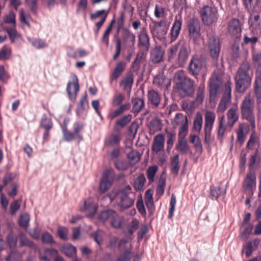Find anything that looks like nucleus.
Masks as SVG:
<instances>
[{
	"instance_id": "nucleus-45",
	"label": "nucleus",
	"mask_w": 261,
	"mask_h": 261,
	"mask_svg": "<svg viewBox=\"0 0 261 261\" xmlns=\"http://www.w3.org/2000/svg\"><path fill=\"white\" fill-rule=\"evenodd\" d=\"M125 95L121 93L114 94L112 97L111 104L113 107H116L122 105V102L125 99Z\"/></svg>"
},
{
	"instance_id": "nucleus-8",
	"label": "nucleus",
	"mask_w": 261,
	"mask_h": 261,
	"mask_svg": "<svg viewBox=\"0 0 261 261\" xmlns=\"http://www.w3.org/2000/svg\"><path fill=\"white\" fill-rule=\"evenodd\" d=\"M222 85V79L218 75H214L209 83V95L211 102L215 101Z\"/></svg>"
},
{
	"instance_id": "nucleus-51",
	"label": "nucleus",
	"mask_w": 261,
	"mask_h": 261,
	"mask_svg": "<svg viewBox=\"0 0 261 261\" xmlns=\"http://www.w3.org/2000/svg\"><path fill=\"white\" fill-rule=\"evenodd\" d=\"M3 21L5 23L11 24L12 27H16V14L13 11H10L4 16Z\"/></svg>"
},
{
	"instance_id": "nucleus-33",
	"label": "nucleus",
	"mask_w": 261,
	"mask_h": 261,
	"mask_svg": "<svg viewBox=\"0 0 261 261\" xmlns=\"http://www.w3.org/2000/svg\"><path fill=\"white\" fill-rule=\"evenodd\" d=\"M237 133V141L241 145L244 143L246 137L248 134L247 129L243 124H240Z\"/></svg>"
},
{
	"instance_id": "nucleus-5",
	"label": "nucleus",
	"mask_w": 261,
	"mask_h": 261,
	"mask_svg": "<svg viewBox=\"0 0 261 261\" xmlns=\"http://www.w3.org/2000/svg\"><path fill=\"white\" fill-rule=\"evenodd\" d=\"M152 25H149L150 32L152 37L160 41L164 40L168 31L166 21L165 20L160 21L152 20Z\"/></svg>"
},
{
	"instance_id": "nucleus-27",
	"label": "nucleus",
	"mask_w": 261,
	"mask_h": 261,
	"mask_svg": "<svg viewBox=\"0 0 261 261\" xmlns=\"http://www.w3.org/2000/svg\"><path fill=\"white\" fill-rule=\"evenodd\" d=\"M134 81V76L133 73H127L120 81V86L123 87L124 90L130 92L131 91Z\"/></svg>"
},
{
	"instance_id": "nucleus-31",
	"label": "nucleus",
	"mask_w": 261,
	"mask_h": 261,
	"mask_svg": "<svg viewBox=\"0 0 261 261\" xmlns=\"http://www.w3.org/2000/svg\"><path fill=\"white\" fill-rule=\"evenodd\" d=\"M205 97V87L204 85L199 86L196 90L195 93L194 104L198 106L201 105Z\"/></svg>"
},
{
	"instance_id": "nucleus-38",
	"label": "nucleus",
	"mask_w": 261,
	"mask_h": 261,
	"mask_svg": "<svg viewBox=\"0 0 261 261\" xmlns=\"http://www.w3.org/2000/svg\"><path fill=\"white\" fill-rule=\"evenodd\" d=\"M188 123V120L186 115L181 113H177L174 118L172 125L174 127H176L178 125L182 126Z\"/></svg>"
},
{
	"instance_id": "nucleus-50",
	"label": "nucleus",
	"mask_w": 261,
	"mask_h": 261,
	"mask_svg": "<svg viewBox=\"0 0 261 261\" xmlns=\"http://www.w3.org/2000/svg\"><path fill=\"white\" fill-rule=\"evenodd\" d=\"M127 158L132 165L137 163L140 160L141 154L137 151L132 150L127 154Z\"/></svg>"
},
{
	"instance_id": "nucleus-28",
	"label": "nucleus",
	"mask_w": 261,
	"mask_h": 261,
	"mask_svg": "<svg viewBox=\"0 0 261 261\" xmlns=\"http://www.w3.org/2000/svg\"><path fill=\"white\" fill-rule=\"evenodd\" d=\"M164 51L160 45L156 46L152 50L150 55V59L153 63H158L163 60Z\"/></svg>"
},
{
	"instance_id": "nucleus-47",
	"label": "nucleus",
	"mask_w": 261,
	"mask_h": 261,
	"mask_svg": "<svg viewBox=\"0 0 261 261\" xmlns=\"http://www.w3.org/2000/svg\"><path fill=\"white\" fill-rule=\"evenodd\" d=\"M62 252L67 256L72 257L76 254V248L72 245L67 244L62 247Z\"/></svg>"
},
{
	"instance_id": "nucleus-13",
	"label": "nucleus",
	"mask_w": 261,
	"mask_h": 261,
	"mask_svg": "<svg viewBox=\"0 0 261 261\" xmlns=\"http://www.w3.org/2000/svg\"><path fill=\"white\" fill-rule=\"evenodd\" d=\"M115 175L113 169H107L104 171L99 185V191L104 193L111 187Z\"/></svg>"
},
{
	"instance_id": "nucleus-9",
	"label": "nucleus",
	"mask_w": 261,
	"mask_h": 261,
	"mask_svg": "<svg viewBox=\"0 0 261 261\" xmlns=\"http://www.w3.org/2000/svg\"><path fill=\"white\" fill-rule=\"evenodd\" d=\"M206 68L205 61L201 57L193 56L189 65V73L194 77L197 76Z\"/></svg>"
},
{
	"instance_id": "nucleus-22",
	"label": "nucleus",
	"mask_w": 261,
	"mask_h": 261,
	"mask_svg": "<svg viewBox=\"0 0 261 261\" xmlns=\"http://www.w3.org/2000/svg\"><path fill=\"white\" fill-rule=\"evenodd\" d=\"M182 22L181 16L175 17L170 33L171 42L175 41L178 38L181 29Z\"/></svg>"
},
{
	"instance_id": "nucleus-23",
	"label": "nucleus",
	"mask_w": 261,
	"mask_h": 261,
	"mask_svg": "<svg viewBox=\"0 0 261 261\" xmlns=\"http://www.w3.org/2000/svg\"><path fill=\"white\" fill-rule=\"evenodd\" d=\"M245 9L251 13L261 12V0H242Z\"/></svg>"
},
{
	"instance_id": "nucleus-6",
	"label": "nucleus",
	"mask_w": 261,
	"mask_h": 261,
	"mask_svg": "<svg viewBox=\"0 0 261 261\" xmlns=\"http://www.w3.org/2000/svg\"><path fill=\"white\" fill-rule=\"evenodd\" d=\"M199 13L201 20L205 25H211L218 19V11L214 7L204 6L200 10Z\"/></svg>"
},
{
	"instance_id": "nucleus-60",
	"label": "nucleus",
	"mask_w": 261,
	"mask_h": 261,
	"mask_svg": "<svg viewBox=\"0 0 261 261\" xmlns=\"http://www.w3.org/2000/svg\"><path fill=\"white\" fill-rule=\"evenodd\" d=\"M62 130L64 136V139L65 141L69 142L72 141L74 138H77L74 133H71L67 128L66 126L62 127Z\"/></svg>"
},
{
	"instance_id": "nucleus-57",
	"label": "nucleus",
	"mask_w": 261,
	"mask_h": 261,
	"mask_svg": "<svg viewBox=\"0 0 261 261\" xmlns=\"http://www.w3.org/2000/svg\"><path fill=\"white\" fill-rule=\"evenodd\" d=\"M30 220V217L29 214H22L19 219V224L21 227L26 228L29 225Z\"/></svg>"
},
{
	"instance_id": "nucleus-37",
	"label": "nucleus",
	"mask_w": 261,
	"mask_h": 261,
	"mask_svg": "<svg viewBox=\"0 0 261 261\" xmlns=\"http://www.w3.org/2000/svg\"><path fill=\"white\" fill-rule=\"evenodd\" d=\"M18 237L19 239V247L27 246L31 248H34L35 247V245L34 242L28 239L23 233H19Z\"/></svg>"
},
{
	"instance_id": "nucleus-14",
	"label": "nucleus",
	"mask_w": 261,
	"mask_h": 261,
	"mask_svg": "<svg viewBox=\"0 0 261 261\" xmlns=\"http://www.w3.org/2000/svg\"><path fill=\"white\" fill-rule=\"evenodd\" d=\"M216 118L215 114L211 111L206 112L205 115V123L204 126V140L206 143L211 140V132L213 127Z\"/></svg>"
},
{
	"instance_id": "nucleus-18",
	"label": "nucleus",
	"mask_w": 261,
	"mask_h": 261,
	"mask_svg": "<svg viewBox=\"0 0 261 261\" xmlns=\"http://www.w3.org/2000/svg\"><path fill=\"white\" fill-rule=\"evenodd\" d=\"M148 103L154 108L159 107L161 105V108L164 109L165 103L162 104V96L154 90L151 89L147 92Z\"/></svg>"
},
{
	"instance_id": "nucleus-39",
	"label": "nucleus",
	"mask_w": 261,
	"mask_h": 261,
	"mask_svg": "<svg viewBox=\"0 0 261 261\" xmlns=\"http://www.w3.org/2000/svg\"><path fill=\"white\" fill-rule=\"evenodd\" d=\"M116 215V212L111 210L102 212L98 216V220L102 222L110 221Z\"/></svg>"
},
{
	"instance_id": "nucleus-19",
	"label": "nucleus",
	"mask_w": 261,
	"mask_h": 261,
	"mask_svg": "<svg viewBox=\"0 0 261 261\" xmlns=\"http://www.w3.org/2000/svg\"><path fill=\"white\" fill-rule=\"evenodd\" d=\"M138 47L146 54L150 47V38L147 31L143 29L138 34Z\"/></svg>"
},
{
	"instance_id": "nucleus-52",
	"label": "nucleus",
	"mask_w": 261,
	"mask_h": 261,
	"mask_svg": "<svg viewBox=\"0 0 261 261\" xmlns=\"http://www.w3.org/2000/svg\"><path fill=\"white\" fill-rule=\"evenodd\" d=\"M121 139L119 134H112L107 141V145L111 146L118 145Z\"/></svg>"
},
{
	"instance_id": "nucleus-4",
	"label": "nucleus",
	"mask_w": 261,
	"mask_h": 261,
	"mask_svg": "<svg viewBox=\"0 0 261 261\" xmlns=\"http://www.w3.org/2000/svg\"><path fill=\"white\" fill-rule=\"evenodd\" d=\"M254 108V102L250 95L246 96L240 105L241 113L242 119L249 122L252 129L255 127Z\"/></svg>"
},
{
	"instance_id": "nucleus-56",
	"label": "nucleus",
	"mask_w": 261,
	"mask_h": 261,
	"mask_svg": "<svg viewBox=\"0 0 261 261\" xmlns=\"http://www.w3.org/2000/svg\"><path fill=\"white\" fill-rule=\"evenodd\" d=\"M178 48V44H176L170 47L167 50L168 60L169 62L175 59Z\"/></svg>"
},
{
	"instance_id": "nucleus-54",
	"label": "nucleus",
	"mask_w": 261,
	"mask_h": 261,
	"mask_svg": "<svg viewBox=\"0 0 261 261\" xmlns=\"http://www.w3.org/2000/svg\"><path fill=\"white\" fill-rule=\"evenodd\" d=\"M132 118V115L131 114L124 115L116 121L115 125L123 128L130 122Z\"/></svg>"
},
{
	"instance_id": "nucleus-42",
	"label": "nucleus",
	"mask_w": 261,
	"mask_h": 261,
	"mask_svg": "<svg viewBox=\"0 0 261 261\" xmlns=\"http://www.w3.org/2000/svg\"><path fill=\"white\" fill-rule=\"evenodd\" d=\"M176 149L181 153H187L190 149V147L186 139H178V143L176 145Z\"/></svg>"
},
{
	"instance_id": "nucleus-61",
	"label": "nucleus",
	"mask_w": 261,
	"mask_h": 261,
	"mask_svg": "<svg viewBox=\"0 0 261 261\" xmlns=\"http://www.w3.org/2000/svg\"><path fill=\"white\" fill-rule=\"evenodd\" d=\"M105 233L102 230H98L95 232L92 233L91 236L97 244L100 245L102 242Z\"/></svg>"
},
{
	"instance_id": "nucleus-29",
	"label": "nucleus",
	"mask_w": 261,
	"mask_h": 261,
	"mask_svg": "<svg viewBox=\"0 0 261 261\" xmlns=\"http://www.w3.org/2000/svg\"><path fill=\"white\" fill-rule=\"evenodd\" d=\"M130 106V103L129 102L120 106L117 109L110 112L108 115V118L111 120H113L117 117L120 116L124 112L129 110Z\"/></svg>"
},
{
	"instance_id": "nucleus-26",
	"label": "nucleus",
	"mask_w": 261,
	"mask_h": 261,
	"mask_svg": "<svg viewBox=\"0 0 261 261\" xmlns=\"http://www.w3.org/2000/svg\"><path fill=\"white\" fill-rule=\"evenodd\" d=\"M81 211L85 212L88 217L92 218L96 212L97 206L88 200L85 201L83 205L81 207Z\"/></svg>"
},
{
	"instance_id": "nucleus-44",
	"label": "nucleus",
	"mask_w": 261,
	"mask_h": 261,
	"mask_svg": "<svg viewBox=\"0 0 261 261\" xmlns=\"http://www.w3.org/2000/svg\"><path fill=\"white\" fill-rule=\"evenodd\" d=\"M203 124V118L202 114L200 112H197L196 114L194 123L193 129L195 131L200 133Z\"/></svg>"
},
{
	"instance_id": "nucleus-63",
	"label": "nucleus",
	"mask_w": 261,
	"mask_h": 261,
	"mask_svg": "<svg viewBox=\"0 0 261 261\" xmlns=\"http://www.w3.org/2000/svg\"><path fill=\"white\" fill-rule=\"evenodd\" d=\"M6 31L12 42H14L19 37V35L16 30V27L8 28Z\"/></svg>"
},
{
	"instance_id": "nucleus-7",
	"label": "nucleus",
	"mask_w": 261,
	"mask_h": 261,
	"mask_svg": "<svg viewBox=\"0 0 261 261\" xmlns=\"http://www.w3.org/2000/svg\"><path fill=\"white\" fill-rule=\"evenodd\" d=\"M232 84L227 81L223 89V95L217 108L218 113H223L227 108L231 100V87Z\"/></svg>"
},
{
	"instance_id": "nucleus-48",
	"label": "nucleus",
	"mask_w": 261,
	"mask_h": 261,
	"mask_svg": "<svg viewBox=\"0 0 261 261\" xmlns=\"http://www.w3.org/2000/svg\"><path fill=\"white\" fill-rule=\"evenodd\" d=\"M7 243L10 248H15L17 244V237L12 231L7 237Z\"/></svg>"
},
{
	"instance_id": "nucleus-35",
	"label": "nucleus",
	"mask_w": 261,
	"mask_h": 261,
	"mask_svg": "<svg viewBox=\"0 0 261 261\" xmlns=\"http://www.w3.org/2000/svg\"><path fill=\"white\" fill-rule=\"evenodd\" d=\"M227 124L232 126L239 119V114L237 110L234 108L230 109L227 113Z\"/></svg>"
},
{
	"instance_id": "nucleus-1",
	"label": "nucleus",
	"mask_w": 261,
	"mask_h": 261,
	"mask_svg": "<svg viewBox=\"0 0 261 261\" xmlns=\"http://www.w3.org/2000/svg\"><path fill=\"white\" fill-rule=\"evenodd\" d=\"M107 197L110 198V202L116 200L118 205L123 209L131 207L135 201L132 188L129 185L121 190L112 191L107 195Z\"/></svg>"
},
{
	"instance_id": "nucleus-25",
	"label": "nucleus",
	"mask_w": 261,
	"mask_h": 261,
	"mask_svg": "<svg viewBox=\"0 0 261 261\" xmlns=\"http://www.w3.org/2000/svg\"><path fill=\"white\" fill-rule=\"evenodd\" d=\"M165 143V138L163 135L159 134L155 136L152 146V149L153 152L158 153L164 150Z\"/></svg>"
},
{
	"instance_id": "nucleus-21",
	"label": "nucleus",
	"mask_w": 261,
	"mask_h": 261,
	"mask_svg": "<svg viewBox=\"0 0 261 261\" xmlns=\"http://www.w3.org/2000/svg\"><path fill=\"white\" fill-rule=\"evenodd\" d=\"M261 12H253L251 13L250 27L254 33L261 35Z\"/></svg>"
},
{
	"instance_id": "nucleus-40",
	"label": "nucleus",
	"mask_w": 261,
	"mask_h": 261,
	"mask_svg": "<svg viewBox=\"0 0 261 261\" xmlns=\"http://www.w3.org/2000/svg\"><path fill=\"white\" fill-rule=\"evenodd\" d=\"M259 143V137L258 135L254 131H253L247 143L246 147L249 150H252L254 148L256 144H258Z\"/></svg>"
},
{
	"instance_id": "nucleus-32",
	"label": "nucleus",
	"mask_w": 261,
	"mask_h": 261,
	"mask_svg": "<svg viewBox=\"0 0 261 261\" xmlns=\"http://www.w3.org/2000/svg\"><path fill=\"white\" fill-rule=\"evenodd\" d=\"M255 96L257 99V103L261 99V72H257L254 84Z\"/></svg>"
},
{
	"instance_id": "nucleus-55",
	"label": "nucleus",
	"mask_w": 261,
	"mask_h": 261,
	"mask_svg": "<svg viewBox=\"0 0 261 261\" xmlns=\"http://www.w3.org/2000/svg\"><path fill=\"white\" fill-rule=\"evenodd\" d=\"M53 251L54 250L51 249H46L43 252H40V261H51Z\"/></svg>"
},
{
	"instance_id": "nucleus-43",
	"label": "nucleus",
	"mask_w": 261,
	"mask_h": 261,
	"mask_svg": "<svg viewBox=\"0 0 261 261\" xmlns=\"http://www.w3.org/2000/svg\"><path fill=\"white\" fill-rule=\"evenodd\" d=\"M53 126V123L51 118L48 117L46 114H43L40 121V127L44 129H51Z\"/></svg>"
},
{
	"instance_id": "nucleus-36",
	"label": "nucleus",
	"mask_w": 261,
	"mask_h": 261,
	"mask_svg": "<svg viewBox=\"0 0 261 261\" xmlns=\"http://www.w3.org/2000/svg\"><path fill=\"white\" fill-rule=\"evenodd\" d=\"M125 68V65L122 62L118 63L111 76V80H117L122 73Z\"/></svg>"
},
{
	"instance_id": "nucleus-24",
	"label": "nucleus",
	"mask_w": 261,
	"mask_h": 261,
	"mask_svg": "<svg viewBox=\"0 0 261 261\" xmlns=\"http://www.w3.org/2000/svg\"><path fill=\"white\" fill-rule=\"evenodd\" d=\"M122 41L128 47H133L136 43V36L127 28H123L122 32Z\"/></svg>"
},
{
	"instance_id": "nucleus-62",
	"label": "nucleus",
	"mask_w": 261,
	"mask_h": 261,
	"mask_svg": "<svg viewBox=\"0 0 261 261\" xmlns=\"http://www.w3.org/2000/svg\"><path fill=\"white\" fill-rule=\"evenodd\" d=\"M223 194L220 187L211 188V195L213 199H217L220 195Z\"/></svg>"
},
{
	"instance_id": "nucleus-3",
	"label": "nucleus",
	"mask_w": 261,
	"mask_h": 261,
	"mask_svg": "<svg viewBox=\"0 0 261 261\" xmlns=\"http://www.w3.org/2000/svg\"><path fill=\"white\" fill-rule=\"evenodd\" d=\"M176 91L181 97L192 96L194 94V81L186 76L182 70L177 71L174 75Z\"/></svg>"
},
{
	"instance_id": "nucleus-64",
	"label": "nucleus",
	"mask_w": 261,
	"mask_h": 261,
	"mask_svg": "<svg viewBox=\"0 0 261 261\" xmlns=\"http://www.w3.org/2000/svg\"><path fill=\"white\" fill-rule=\"evenodd\" d=\"M176 200V197L174 194H172L170 202V208L169 210L168 218L171 219L173 216L174 212L175 210V204Z\"/></svg>"
},
{
	"instance_id": "nucleus-12",
	"label": "nucleus",
	"mask_w": 261,
	"mask_h": 261,
	"mask_svg": "<svg viewBox=\"0 0 261 261\" xmlns=\"http://www.w3.org/2000/svg\"><path fill=\"white\" fill-rule=\"evenodd\" d=\"M256 187V176L254 172H247L243 182V188L245 192L251 196Z\"/></svg>"
},
{
	"instance_id": "nucleus-59",
	"label": "nucleus",
	"mask_w": 261,
	"mask_h": 261,
	"mask_svg": "<svg viewBox=\"0 0 261 261\" xmlns=\"http://www.w3.org/2000/svg\"><path fill=\"white\" fill-rule=\"evenodd\" d=\"M84 123L82 122H76L73 124V132L75 134L76 137L79 138L80 140L83 139V136L79 134V132L83 128Z\"/></svg>"
},
{
	"instance_id": "nucleus-34",
	"label": "nucleus",
	"mask_w": 261,
	"mask_h": 261,
	"mask_svg": "<svg viewBox=\"0 0 261 261\" xmlns=\"http://www.w3.org/2000/svg\"><path fill=\"white\" fill-rule=\"evenodd\" d=\"M188 50L187 47L185 45H182L178 55V64L179 66H182L186 63L188 57Z\"/></svg>"
},
{
	"instance_id": "nucleus-58",
	"label": "nucleus",
	"mask_w": 261,
	"mask_h": 261,
	"mask_svg": "<svg viewBox=\"0 0 261 261\" xmlns=\"http://www.w3.org/2000/svg\"><path fill=\"white\" fill-rule=\"evenodd\" d=\"M41 240L42 242L44 244H52L55 243L53 236L47 231L42 233Z\"/></svg>"
},
{
	"instance_id": "nucleus-15",
	"label": "nucleus",
	"mask_w": 261,
	"mask_h": 261,
	"mask_svg": "<svg viewBox=\"0 0 261 261\" xmlns=\"http://www.w3.org/2000/svg\"><path fill=\"white\" fill-rule=\"evenodd\" d=\"M208 48L211 57L214 60H217L220 52V44L219 39L215 36H212L209 38Z\"/></svg>"
},
{
	"instance_id": "nucleus-49",
	"label": "nucleus",
	"mask_w": 261,
	"mask_h": 261,
	"mask_svg": "<svg viewBox=\"0 0 261 261\" xmlns=\"http://www.w3.org/2000/svg\"><path fill=\"white\" fill-rule=\"evenodd\" d=\"M252 62L257 71L261 72V53L252 54Z\"/></svg>"
},
{
	"instance_id": "nucleus-20",
	"label": "nucleus",
	"mask_w": 261,
	"mask_h": 261,
	"mask_svg": "<svg viewBox=\"0 0 261 261\" xmlns=\"http://www.w3.org/2000/svg\"><path fill=\"white\" fill-rule=\"evenodd\" d=\"M88 108V101L87 98V94H85L80 99L79 103L77 105L76 110V115L79 117L84 119L87 116Z\"/></svg>"
},
{
	"instance_id": "nucleus-41",
	"label": "nucleus",
	"mask_w": 261,
	"mask_h": 261,
	"mask_svg": "<svg viewBox=\"0 0 261 261\" xmlns=\"http://www.w3.org/2000/svg\"><path fill=\"white\" fill-rule=\"evenodd\" d=\"M146 178L143 173L139 174L135 179L134 188L136 191H141L143 189V187L146 182Z\"/></svg>"
},
{
	"instance_id": "nucleus-17",
	"label": "nucleus",
	"mask_w": 261,
	"mask_h": 261,
	"mask_svg": "<svg viewBox=\"0 0 261 261\" xmlns=\"http://www.w3.org/2000/svg\"><path fill=\"white\" fill-rule=\"evenodd\" d=\"M66 90L69 99L71 100H74L80 90L79 81L76 75H73L72 81L68 82Z\"/></svg>"
},
{
	"instance_id": "nucleus-53",
	"label": "nucleus",
	"mask_w": 261,
	"mask_h": 261,
	"mask_svg": "<svg viewBox=\"0 0 261 261\" xmlns=\"http://www.w3.org/2000/svg\"><path fill=\"white\" fill-rule=\"evenodd\" d=\"M158 166L156 165L150 166L147 170L146 174L150 183H152L154 180V177L158 171Z\"/></svg>"
},
{
	"instance_id": "nucleus-2",
	"label": "nucleus",
	"mask_w": 261,
	"mask_h": 261,
	"mask_svg": "<svg viewBox=\"0 0 261 261\" xmlns=\"http://www.w3.org/2000/svg\"><path fill=\"white\" fill-rule=\"evenodd\" d=\"M250 68V65L246 60L240 64L235 77L236 89L238 92H244L250 86L251 81Z\"/></svg>"
},
{
	"instance_id": "nucleus-10",
	"label": "nucleus",
	"mask_w": 261,
	"mask_h": 261,
	"mask_svg": "<svg viewBox=\"0 0 261 261\" xmlns=\"http://www.w3.org/2000/svg\"><path fill=\"white\" fill-rule=\"evenodd\" d=\"M242 31L241 22L238 19L232 18L229 21L227 25V33L229 36L233 39H240Z\"/></svg>"
},
{
	"instance_id": "nucleus-30",
	"label": "nucleus",
	"mask_w": 261,
	"mask_h": 261,
	"mask_svg": "<svg viewBox=\"0 0 261 261\" xmlns=\"http://www.w3.org/2000/svg\"><path fill=\"white\" fill-rule=\"evenodd\" d=\"M132 103L133 105L132 112L136 114H138L145 107V101L143 98H133L132 99Z\"/></svg>"
},
{
	"instance_id": "nucleus-11",
	"label": "nucleus",
	"mask_w": 261,
	"mask_h": 261,
	"mask_svg": "<svg viewBox=\"0 0 261 261\" xmlns=\"http://www.w3.org/2000/svg\"><path fill=\"white\" fill-rule=\"evenodd\" d=\"M187 28L190 39L196 42L201 36V25L199 20L196 18H191L188 23Z\"/></svg>"
},
{
	"instance_id": "nucleus-46",
	"label": "nucleus",
	"mask_w": 261,
	"mask_h": 261,
	"mask_svg": "<svg viewBox=\"0 0 261 261\" xmlns=\"http://www.w3.org/2000/svg\"><path fill=\"white\" fill-rule=\"evenodd\" d=\"M170 168L173 173L176 174L178 173L180 168L178 154H176L173 157L171 158Z\"/></svg>"
},
{
	"instance_id": "nucleus-16",
	"label": "nucleus",
	"mask_w": 261,
	"mask_h": 261,
	"mask_svg": "<svg viewBox=\"0 0 261 261\" xmlns=\"http://www.w3.org/2000/svg\"><path fill=\"white\" fill-rule=\"evenodd\" d=\"M153 84L160 90H167L171 85V81L163 72H160L154 77Z\"/></svg>"
}]
</instances>
